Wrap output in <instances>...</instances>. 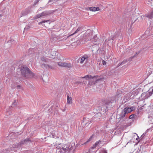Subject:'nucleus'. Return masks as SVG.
<instances>
[{"mask_svg": "<svg viewBox=\"0 0 153 153\" xmlns=\"http://www.w3.org/2000/svg\"><path fill=\"white\" fill-rule=\"evenodd\" d=\"M21 71L23 76L27 78H32L34 76V74L27 67L21 66Z\"/></svg>", "mask_w": 153, "mask_h": 153, "instance_id": "1", "label": "nucleus"}, {"mask_svg": "<svg viewBox=\"0 0 153 153\" xmlns=\"http://www.w3.org/2000/svg\"><path fill=\"white\" fill-rule=\"evenodd\" d=\"M131 111L132 110L131 108L128 107L125 108L119 114V118L123 119L125 117H126V114L130 113Z\"/></svg>", "mask_w": 153, "mask_h": 153, "instance_id": "2", "label": "nucleus"}, {"mask_svg": "<svg viewBox=\"0 0 153 153\" xmlns=\"http://www.w3.org/2000/svg\"><path fill=\"white\" fill-rule=\"evenodd\" d=\"M58 65L60 66L70 68L72 67V65L70 63L63 62H59L58 63Z\"/></svg>", "mask_w": 153, "mask_h": 153, "instance_id": "3", "label": "nucleus"}, {"mask_svg": "<svg viewBox=\"0 0 153 153\" xmlns=\"http://www.w3.org/2000/svg\"><path fill=\"white\" fill-rule=\"evenodd\" d=\"M111 103V100L107 99L103 100L102 101V105L105 106L106 108H109V105Z\"/></svg>", "mask_w": 153, "mask_h": 153, "instance_id": "4", "label": "nucleus"}, {"mask_svg": "<svg viewBox=\"0 0 153 153\" xmlns=\"http://www.w3.org/2000/svg\"><path fill=\"white\" fill-rule=\"evenodd\" d=\"M68 145L67 144L62 145L60 147V151L63 153L68 152Z\"/></svg>", "mask_w": 153, "mask_h": 153, "instance_id": "5", "label": "nucleus"}, {"mask_svg": "<svg viewBox=\"0 0 153 153\" xmlns=\"http://www.w3.org/2000/svg\"><path fill=\"white\" fill-rule=\"evenodd\" d=\"M94 45H96L99 44V40L97 36L95 35L94 38L91 39Z\"/></svg>", "mask_w": 153, "mask_h": 153, "instance_id": "6", "label": "nucleus"}, {"mask_svg": "<svg viewBox=\"0 0 153 153\" xmlns=\"http://www.w3.org/2000/svg\"><path fill=\"white\" fill-rule=\"evenodd\" d=\"M153 92V89H152V91L147 92L146 93H143L142 94V96H144L145 98H147L150 97L152 94Z\"/></svg>", "mask_w": 153, "mask_h": 153, "instance_id": "7", "label": "nucleus"}, {"mask_svg": "<svg viewBox=\"0 0 153 153\" xmlns=\"http://www.w3.org/2000/svg\"><path fill=\"white\" fill-rule=\"evenodd\" d=\"M88 56L85 55L82 56L80 63L81 64L83 63L84 62H86L88 60Z\"/></svg>", "mask_w": 153, "mask_h": 153, "instance_id": "8", "label": "nucleus"}, {"mask_svg": "<svg viewBox=\"0 0 153 153\" xmlns=\"http://www.w3.org/2000/svg\"><path fill=\"white\" fill-rule=\"evenodd\" d=\"M57 39V38L55 35H52L50 37V41L53 43H55Z\"/></svg>", "mask_w": 153, "mask_h": 153, "instance_id": "9", "label": "nucleus"}, {"mask_svg": "<svg viewBox=\"0 0 153 153\" xmlns=\"http://www.w3.org/2000/svg\"><path fill=\"white\" fill-rule=\"evenodd\" d=\"M30 141V140L29 138H26L25 140L21 141L18 143V145H21L24 144H26L27 142Z\"/></svg>", "mask_w": 153, "mask_h": 153, "instance_id": "10", "label": "nucleus"}, {"mask_svg": "<svg viewBox=\"0 0 153 153\" xmlns=\"http://www.w3.org/2000/svg\"><path fill=\"white\" fill-rule=\"evenodd\" d=\"M41 66L43 68H48L51 69H53L54 68L53 67L44 63L42 64Z\"/></svg>", "mask_w": 153, "mask_h": 153, "instance_id": "11", "label": "nucleus"}, {"mask_svg": "<svg viewBox=\"0 0 153 153\" xmlns=\"http://www.w3.org/2000/svg\"><path fill=\"white\" fill-rule=\"evenodd\" d=\"M88 9H89L90 11H95L99 10L100 9L98 7H89Z\"/></svg>", "mask_w": 153, "mask_h": 153, "instance_id": "12", "label": "nucleus"}, {"mask_svg": "<svg viewBox=\"0 0 153 153\" xmlns=\"http://www.w3.org/2000/svg\"><path fill=\"white\" fill-rule=\"evenodd\" d=\"M51 13V11H46L42 13V16H46L49 15Z\"/></svg>", "mask_w": 153, "mask_h": 153, "instance_id": "13", "label": "nucleus"}, {"mask_svg": "<svg viewBox=\"0 0 153 153\" xmlns=\"http://www.w3.org/2000/svg\"><path fill=\"white\" fill-rule=\"evenodd\" d=\"M95 76H92L91 75H86L83 77L81 76L80 77L82 78H85L86 79L88 80L89 79H93Z\"/></svg>", "mask_w": 153, "mask_h": 153, "instance_id": "14", "label": "nucleus"}, {"mask_svg": "<svg viewBox=\"0 0 153 153\" xmlns=\"http://www.w3.org/2000/svg\"><path fill=\"white\" fill-rule=\"evenodd\" d=\"M145 16L149 19H152L153 18V12L146 14Z\"/></svg>", "mask_w": 153, "mask_h": 153, "instance_id": "15", "label": "nucleus"}, {"mask_svg": "<svg viewBox=\"0 0 153 153\" xmlns=\"http://www.w3.org/2000/svg\"><path fill=\"white\" fill-rule=\"evenodd\" d=\"M29 13V11L27 10H25L23 11L21 13L22 16L21 17H22L23 16H25L27 15L28 13Z\"/></svg>", "mask_w": 153, "mask_h": 153, "instance_id": "16", "label": "nucleus"}, {"mask_svg": "<svg viewBox=\"0 0 153 153\" xmlns=\"http://www.w3.org/2000/svg\"><path fill=\"white\" fill-rule=\"evenodd\" d=\"M93 137L94 135H92L90 137L88 140L84 144H83L82 145H83L86 144L87 143L90 142Z\"/></svg>", "mask_w": 153, "mask_h": 153, "instance_id": "17", "label": "nucleus"}, {"mask_svg": "<svg viewBox=\"0 0 153 153\" xmlns=\"http://www.w3.org/2000/svg\"><path fill=\"white\" fill-rule=\"evenodd\" d=\"M102 141L100 140H99L98 141H97L95 143V145H96L97 146H98L100 145V146H101L102 145H103L102 143Z\"/></svg>", "mask_w": 153, "mask_h": 153, "instance_id": "18", "label": "nucleus"}, {"mask_svg": "<svg viewBox=\"0 0 153 153\" xmlns=\"http://www.w3.org/2000/svg\"><path fill=\"white\" fill-rule=\"evenodd\" d=\"M127 62V60H124L121 63H119L118 65V67L119 66L121 65H122L124 64H126Z\"/></svg>", "mask_w": 153, "mask_h": 153, "instance_id": "19", "label": "nucleus"}, {"mask_svg": "<svg viewBox=\"0 0 153 153\" xmlns=\"http://www.w3.org/2000/svg\"><path fill=\"white\" fill-rule=\"evenodd\" d=\"M67 102L69 103H72V98L69 96H67Z\"/></svg>", "mask_w": 153, "mask_h": 153, "instance_id": "20", "label": "nucleus"}, {"mask_svg": "<svg viewBox=\"0 0 153 153\" xmlns=\"http://www.w3.org/2000/svg\"><path fill=\"white\" fill-rule=\"evenodd\" d=\"M118 35L117 34H116L114 35H112L111 36V39L113 40L115 39L117 37Z\"/></svg>", "mask_w": 153, "mask_h": 153, "instance_id": "21", "label": "nucleus"}, {"mask_svg": "<svg viewBox=\"0 0 153 153\" xmlns=\"http://www.w3.org/2000/svg\"><path fill=\"white\" fill-rule=\"evenodd\" d=\"M41 13H40L36 15L34 17V19H37L40 18L41 17H42Z\"/></svg>", "mask_w": 153, "mask_h": 153, "instance_id": "22", "label": "nucleus"}, {"mask_svg": "<svg viewBox=\"0 0 153 153\" xmlns=\"http://www.w3.org/2000/svg\"><path fill=\"white\" fill-rule=\"evenodd\" d=\"M73 149V147L71 145H68V152H70Z\"/></svg>", "mask_w": 153, "mask_h": 153, "instance_id": "23", "label": "nucleus"}, {"mask_svg": "<svg viewBox=\"0 0 153 153\" xmlns=\"http://www.w3.org/2000/svg\"><path fill=\"white\" fill-rule=\"evenodd\" d=\"M17 104V101H16V100H14L13 102L12 103V107H14Z\"/></svg>", "mask_w": 153, "mask_h": 153, "instance_id": "24", "label": "nucleus"}, {"mask_svg": "<svg viewBox=\"0 0 153 153\" xmlns=\"http://www.w3.org/2000/svg\"><path fill=\"white\" fill-rule=\"evenodd\" d=\"M49 20H43V21H42V22H39L38 24L39 25H40L42 23H45L46 22H49Z\"/></svg>", "mask_w": 153, "mask_h": 153, "instance_id": "25", "label": "nucleus"}, {"mask_svg": "<svg viewBox=\"0 0 153 153\" xmlns=\"http://www.w3.org/2000/svg\"><path fill=\"white\" fill-rule=\"evenodd\" d=\"M81 27H78L77 29H76V30L74 32V33L73 34H75L76 33H77L81 29Z\"/></svg>", "mask_w": 153, "mask_h": 153, "instance_id": "26", "label": "nucleus"}, {"mask_svg": "<svg viewBox=\"0 0 153 153\" xmlns=\"http://www.w3.org/2000/svg\"><path fill=\"white\" fill-rule=\"evenodd\" d=\"M30 25H27L24 28V30H28L30 28Z\"/></svg>", "mask_w": 153, "mask_h": 153, "instance_id": "27", "label": "nucleus"}, {"mask_svg": "<svg viewBox=\"0 0 153 153\" xmlns=\"http://www.w3.org/2000/svg\"><path fill=\"white\" fill-rule=\"evenodd\" d=\"M153 2V0H148L147 2V3L149 4H152Z\"/></svg>", "mask_w": 153, "mask_h": 153, "instance_id": "28", "label": "nucleus"}, {"mask_svg": "<svg viewBox=\"0 0 153 153\" xmlns=\"http://www.w3.org/2000/svg\"><path fill=\"white\" fill-rule=\"evenodd\" d=\"M134 114H131L129 116V119H132V118H134Z\"/></svg>", "mask_w": 153, "mask_h": 153, "instance_id": "29", "label": "nucleus"}, {"mask_svg": "<svg viewBox=\"0 0 153 153\" xmlns=\"http://www.w3.org/2000/svg\"><path fill=\"white\" fill-rule=\"evenodd\" d=\"M97 146L96 145H95V143L93 146L91 147V149H94L96 148V147Z\"/></svg>", "mask_w": 153, "mask_h": 153, "instance_id": "30", "label": "nucleus"}, {"mask_svg": "<svg viewBox=\"0 0 153 153\" xmlns=\"http://www.w3.org/2000/svg\"><path fill=\"white\" fill-rule=\"evenodd\" d=\"M41 60H42L43 62H47L46 59L45 58V57H43V58H42Z\"/></svg>", "mask_w": 153, "mask_h": 153, "instance_id": "31", "label": "nucleus"}, {"mask_svg": "<svg viewBox=\"0 0 153 153\" xmlns=\"http://www.w3.org/2000/svg\"><path fill=\"white\" fill-rule=\"evenodd\" d=\"M39 0H36L34 2V3L35 4H37L39 1Z\"/></svg>", "mask_w": 153, "mask_h": 153, "instance_id": "32", "label": "nucleus"}, {"mask_svg": "<svg viewBox=\"0 0 153 153\" xmlns=\"http://www.w3.org/2000/svg\"><path fill=\"white\" fill-rule=\"evenodd\" d=\"M106 62L104 60H103V61H102V64H103V65H105L106 64Z\"/></svg>", "mask_w": 153, "mask_h": 153, "instance_id": "33", "label": "nucleus"}, {"mask_svg": "<svg viewBox=\"0 0 153 153\" xmlns=\"http://www.w3.org/2000/svg\"><path fill=\"white\" fill-rule=\"evenodd\" d=\"M21 86L20 85H18L17 86V88L18 89H20L21 88Z\"/></svg>", "mask_w": 153, "mask_h": 153, "instance_id": "34", "label": "nucleus"}, {"mask_svg": "<svg viewBox=\"0 0 153 153\" xmlns=\"http://www.w3.org/2000/svg\"><path fill=\"white\" fill-rule=\"evenodd\" d=\"M139 53H140L139 51L138 52L136 53V54L134 56V57L136 55H137L139 54ZM133 58V56L132 57V58Z\"/></svg>", "mask_w": 153, "mask_h": 153, "instance_id": "35", "label": "nucleus"}, {"mask_svg": "<svg viewBox=\"0 0 153 153\" xmlns=\"http://www.w3.org/2000/svg\"><path fill=\"white\" fill-rule=\"evenodd\" d=\"M76 83L77 84H81L82 83V82H80V81H77L76 82Z\"/></svg>", "mask_w": 153, "mask_h": 153, "instance_id": "36", "label": "nucleus"}, {"mask_svg": "<svg viewBox=\"0 0 153 153\" xmlns=\"http://www.w3.org/2000/svg\"><path fill=\"white\" fill-rule=\"evenodd\" d=\"M103 153H107L106 150H104L103 152Z\"/></svg>", "mask_w": 153, "mask_h": 153, "instance_id": "37", "label": "nucleus"}, {"mask_svg": "<svg viewBox=\"0 0 153 153\" xmlns=\"http://www.w3.org/2000/svg\"><path fill=\"white\" fill-rule=\"evenodd\" d=\"M75 43H76L75 42H73L71 44V45L72 46H73Z\"/></svg>", "mask_w": 153, "mask_h": 153, "instance_id": "38", "label": "nucleus"}, {"mask_svg": "<svg viewBox=\"0 0 153 153\" xmlns=\"http://www.w3.org/2000/svg\"><path fill=\"white\" fill-rule=\"evenodd\" d=\"M111 40V39H108V42L109 41H110Z\"/></svg>", "mask_w": 153, "mask_h": 153, "instance_id": "39", "label": "nucleus"}, {"mask_svg": "<svg viewBox=\"0 0 153 153\" xmlns=\"http://www.w3.org/2000/svg\"><path fill=\"white\" fill-rule=\"evenodd\" d=\"M13 147H15V148H16V146H15V145H14L13 146Z\"/></svg>", "mask_w": 153, "mask_h": 153, "instance_id": "40", "label": "nucleus"}, {"mask_svg": "<svg viewBox=\"0 0 153 153\" xmlns=\"http://www.w3.org/2000/svg\"><path fill=\"white\" fill-rule=\"evenodd\" d=\"M136 20V19H135L134 20V21L133 22V23H134Z\"/></svg>", "mask_w": 153, "mask_h": 153, "instance_id": "41", "label": "nucleus"}, {"mask_svg": "<svg viewBox=\"0 0 153 153\" xmlns=\"http://www.w3.org/2000/svg\"><path fill=\"white\" fill-rule=\"evenodd\" d=\"M2 16V15H0V17H1Z\"/></svg>", "mask_w": 153, "mask_h": 153, "instance_id": "42", "label": "nucleus"}, {"mask_svg": "<svg viewBox=\"0 0 153 153\" xmlns=\"http://www.w3.org/2000/svg\"><path fill=\"white\" fill-rule=\"evenodd\" d=\"M86 82H85H85H84V84H86Z\"/></svg>", "mask_w": 153, "mask_h": 153, "instance_id": "43", "label": "nucleus"}, {"mask_svg": "<svg viewBox=\"0 0 153 153\" xmlns=\"http://www.w3.org/2000/svg\"><path fill=\"white\" fill-rule=\"evenodd\" d=\"M136 140H138V139H137V138L136 139Z\"/></svg>", "mask_w": 153, "mask_h": 153, "instance_id": "44", "label": "nucleus"}, {"mask_svg": "<svg viewBox=\"0 0 153 153\" xmlns=\"http://www.w3.org/2000/svg\"><path fill=\"white\" fill-rule=\"evenodd\" d=\"M136 140H138V139H137V138L136 139Z\"/></svg>", "mask_w": 153, "mask_h": 153, "instance_id": "45", "label": "nucleus"}]
</instances>
